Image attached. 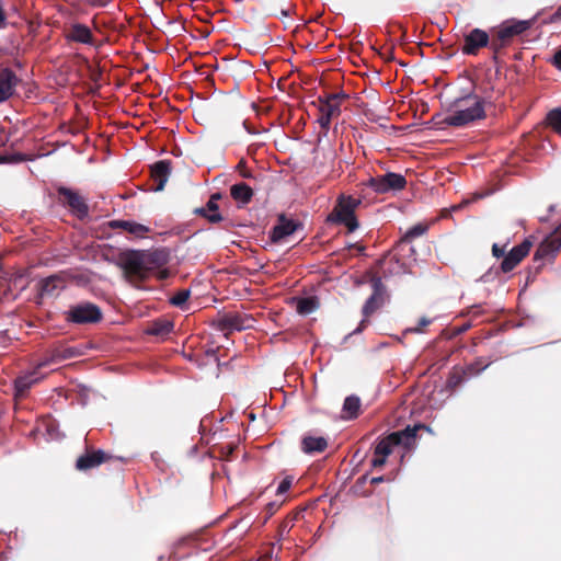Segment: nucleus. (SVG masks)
I'll return each mask as SVG.
<instances>
[{"label": "nucleus", "mask_w": 561, "mask_h": 561, "mask_svg": "<svg viewBox=\"0 0 561 561\" xmlns=\"http://www.w3.org/2000/svg\"><path fill=\"white\" fill-rule=\"evenodd\" d=\"M116 265L122 270L124 277L131 284H139L151 276L164 280L170 272L163 266L169 262V252L164 249L152 251L126 250L116 256L112 254Z\"/></svg>", "instance_id": "nucleus-1"}, {"label": "nucleus", "mask_w": 561, "mask_h": 561, "mask_svg": "<svg viewBox=\"0 0 561 561\" xmlns=\"http://www.w3.org/2000/svg\"><path fill=\"white\" fill-rule=\"evenodd\" d=\"M485 116L484 99L478 94L468 93L449 103L443 123L450 127H465L484 119Z\"/></svg>", "instance_id": "nucleus-2"}, {"label": "nucleus", "mask_w": 561, "mask_h": 561, "mask_svg": "<svg viewBox=\"0 0 561 561\" xmlns=\"http://www.w3.org/2000/svg\"><path fill=\"white\" fill-rule=\"evenodd\" d=\"M531 25V20L511 19L502 22L499 26L491 28L492 61L494 64H499L502 50L511 46L514 39L527 32Z\"/></svg>", "instance_id": "nucleus-3"}, {"label": "nucleus", "mask_w": 561, "mask_h": 561, "mask_svg": "<svg viewBox=\"0 0 561 561\" xmlns=\"http://www.w3.org/2000/svg\"><path fill=\"white\" fill-rule=\"evenodd\" d=\"M360 204V198L344 194L340 195L333 210L328 216V221L344 225L348 232H354L358 228L355 210Z\"/></svg>", "instance_id": "nucleus-4"}, {"label": "nucleus", "mask_w": 561, "mask_h": 561, "mask_svg": "<svg viewBox=\"0 0 561 561\" xmlns=\"http://www.w3.org/2000/svg\"><path fill=\"white\" fill-rule=\"evenodd\" d=\"M419 430H427V426L424 424H417L413 427L408 426L402 431L389 434L375 445V454L387 458L392 454L393 447L396 446L402 445L405 448H411L415 444L416 433Z\"/></svg>", "instance_id": "nucleus-5"}, {"label": "nucleus", "mask_w": 561, "mask_h": 561, "mask_svg": "<svg viewBox=\"0 0 561 561\" xmlns=\"http://www.w3.org/2000/svg\"><path fill=\"white\" fill-rule=\"evenodd\" d=\"M56 201L77 219L83 221L89 217V205L80 191L64 185H57Z\"/></svg>", "instance_id": "nucleus-6"}, {"label": "nucleus", "mask_w": 561, "mask_h": 561, "mask_svg": "<svg viewBox=\"0 0 561 561\" xmlns=\"http://www.w3.org/2000/svg\"><path fill=\"white\" fill-rule=\"evenodd\" d=\"M102 319L103 312L101 308L89 301L73 305L65 312V320L73 324H93Z\"/></svg>", "instance_id": "nucleus-7"}, {"label": "nucleus", "mask_w": 561, "mask_h": 561, "mask_svg": "<svg viewBox=\"0 0 561 561\" xmlns=\"http://www.w3.org/2000/svg\"><path fill=\"white\" fill-rule=\"evenodd\" d=\"M345 98L344 93H330L318 98L320 113L318 123L324 135L330 129L331 121L341 114V102Z\"/></svg>", "instance_id": "nucleus-8"}, {"label": "nucleus", "mask_w": 561, "mask_h": 561, "mask_svg": "<svg viewBox=\"0 0 561 561\" xmlns=\"http://www.w3.org/2000/svg\"><path fill=\"white\" fill-rule=\"evenodd\" d=\"M365 278L368 279V282L371 285L373 294L369 296V298L366 300V302L363 306V316L365 319L362 320L359 327H365V323L367 322V318L370 317L376 310H378L383 301H385V294H386V287L383 283L381 282V276L378 274H371L366 273Z\"/></svg>", "instance_id": "nucleus-9"}, {"label": "nucleus", "mask_w": 561, "mask_h": 561, "mask_svg": "<svg viewBox=\"0 0 561 561\" xmlns=\"http://www.w3.org/2000/svg\"><path fill=\"white\" fill-rule=\"evenodd\" d=\"M365 185L373 188L377 194H387L404 190L407 179L400 173L388 172L383 175L369 178Z\"/></svg>", "instance_id": "nucleus-10"}, {"label": "nucleus", "mask_w": 561, "mask_h": 561, "mask_svg": "<svg viewBox=\"0 0 561 561\" xmlns=\"http://www.w3.org/2000/svg\"><path fill=\"white\" fill-rule=\"evenodd\" d=\"M560 249L561 225L538 245L534 254V261L541 263L537 266V271L542 267L545 262L552 261Z\"/></svg>", "instance_id": "nucleus-11"}, {"label": "nucleus", "mask_w": 561, "mask_h": 561, "mask_svg": "<svg viewBox=\"0 0 561 561\" xmlns=\"http://www.w3.org/2000/svg\"><path fill=\"white\" fill-rule=\"evenodd\" d=\"M489 47L491 49V35L484 30L472 28L463 36V45L461 53L463 55L476 56L481 48Z\"/></svg>", "instance_id": "nucleus-12"}, {"label": "nucleus", "mask_w": 561, "mask_h": 561, "mask_svg": "<svg viewBox=\"0 0 561 561\" xmlns=\"http://www.w3.org/2000/svg\"><path fill=\"white\" fill-rule=\"evenodd\" d=\"M70 274L66 271L53 274L39 282V295L42 297H54L66 287L70 279Z\"/></svg>", "instance_id": "nucleus-13"}, {"label": "nucleus", "mask_w": 561, "mask_h": 561, "mask_svg": "<svg viewBox=\"0 0 561 561\" xmlns=\"http://www.w3.org/2000/svg\"><path fill=\"white\" fill-rule=\"evenodd\" d=\"M252 318L245 313L227 312L220 316L216 323L220 331H242L251 327Z\"/></svg>", "instance_id": "nucleus-14"}, {"label": "nucleus", "mask_w": 561, "mask_h": 561, "mask_svg": "<svg viewBox=\"0 0 561 561\" xmlns=\"http://www.w3.org/2000/svg\"><path fill=\"white\" fill-rule=\"evenodd\" d=\"M533 243L525 239L520 244L514 247L503 259L501 270L504 273L513 271L524 257H526L531 249Z\"/></svg>", "instance_id": "nucleus-15"}, {"label": "nucleus", "mask_w": 561, "mask_h": 561, "mask_svg": "<svg viewBox=\"0 0 561 561\" xmlns=\"http://www.w3.org/2000/svg\"><path fill=\"white\" fill-rule=\"evenodd\" d=\"M170 174V160H159L156 163H153L150 168V178L152 181L151 190H153L154 192L162 191L164 188L165 183L169 180Z\"/></svg>", "instance_id": "nucleus-16"}, {"label": "nucleus", "mask_w": 561, "mask_h": 561, "mask_svg": "<svg viewBox=\"0 0 561 561\" xmlns=\"http://www.w3.org/2000/svg\"><path fill=\"white\" fill-rule=\"evenodd\" d=\"M21 79L10 68H0V103L13 96L16 85Z\"/></svg>", "instance_id": "nucleus-17"}, {"label": "nucleus", "mask_w": 561, "mask_h": 561, "mask_svg": "<svg viewBox=\"0 0 561 561\" xmlns=\"http://www.w3.org/2000/svg\"><path fill=\"white\" fill-rule=\"evenodd\" d=\"M37 369L38 368L36 367L35 370L19 376L14 380V399L16 401L24 400L27 397L30 389L41 380L37 376Z\"/></svg>", "instance_id": "nucleus-18"}, {"label": "nucleus", "mask_w": 561, "mask_h": 561, "mask_svg": "<svg viewBox=\"0 0 561 561\" xmlns=\"http://www.w3.org/2000/svg\"><path fill=\"white\" fill-rule=\"evenodd\" d=\"M107 229L121 230L136 238H145L150 232L147 226L130 220L107 221Z\"/></svg>", "instance_id": "nucleus-19"}, {"label": "nucleus", "mask_w": 561, "mask_h": 561, "mask_svg": "<svg viewBox=\"0 0 561 561\" xmlns=\"http://www.w3.org/2000/svg\"><path fill=\"white\" fill-rule=\"evenodd\" d=\"M105 462V451L102 449H87L76 461V469L79 471H88L101 466Z\"/></svg>", "instance_id": "nucleus-20"}, {"label": "nucleus", "mask_w": 561, "mask_h": 561, "mask_svg": "<svg viewBox=\"0 0 561 561\" xmlns=\"http://www.w3.org/2000/svg\"><path fill=\"white\" fill-rule=\"evenodd\" d=\"M300 226L299 222L288 219L285 215H279L277 225L272 229L271 239L273 242H278L293 234Z\"/></svg>", "instance_id": "nucleus-21"}, {"label": "nucleus", "mask_w": 561, "mask_h": 561, "mask_svg": "<svg viewBox=\"0 0 561 561\" xmlns=\"http://www.w3.org/2000/svg\"><path fill=\"white\" fill-rule=\"evenodd\" d=\"M378 271L373 272L369 271L368 273L371 274H378L382 278H387L393 274L400 273L402 268V263L400 262V259L396 255H385L377 262Z\"/></svg>", "instance_id": "nucleus-22"}, {"label": "nucleus", "mask_w": 561, "mask_h": 561, "mask_svg": "<svg viewBox=\"0 0 561 561\" xmlns=\"http://www.w3.org/2000/svg\"><path fill=\"white\" fill-rule=\"evenodd\" d=\"M328 448V440L322 436L306 435L301 439V450L305 454H321Z\"/></svg>", "instance_id": "nucleus-23"}, {"label": "nucleus", "mask_w": 561, "mask_h": 561, "mask_svg": "<svg viewBox=\"0 0 561 561\" xmlns=\"http://www.w3.org/2000/svg\"><path fill=\"white\" fill-rule=\"evenodd\" d=\"M230 195L240 207L248 205L254 195L253 190L244 182L236 183L230 187Z\"/></svg>", "instance_id": "nucleus-24"}, {"label": "nucleus", "mask_w": 561, "mask_h": 561, "mask_svg": "<svg viewBox=\"0 0 561 561\" xmlns=\"http://www.w3.org/2000/svg\"><path fill=\"white\" fill-rule=\"evenodd\" d=\"M360 399L357 396H348L345 398L343 408H342V419L343 420H354L357 419L360 413Z\"/></svg>", "instance_id": "nucleus-25"}, {"label": "nucleus", "mask_w": 561, "mask_h": 561, "mask_svg": "<svg viewBox=\"0 0 561 561\" xmlns=\"http://www.w3.org/2000/svg\"><path fill=\"white\" fill-rule=\"evenodd\" d=\"M76 355V352L69 347H57L54 348L47 358L39 362L37 368L46 367L51 363H60L64 359L71 358Z\"/></svg>", "instance_id": "nucleus-26"}, {"label": "nucleus", "mask_w": 561, "mask_h": 561, "mask_svg": "<svg viewBox=\"0 0 561 561\" xmlns=\"http://www.w3.org/2000/svg\"><path fill=\"white\" fill-rule=\"evenodd\" d=\"M173 330V323L169 320L158 319L152 321L146 329V333L159 337H165Z\"/></svg>", "instance_id": "nucleus-27"}, {"label": "nucleus", "mask_w": 561, "mask_h": 561, "mask_svg": "<svg viewBox=\"0 0 561 561\" xmlns=\"http://www.w3.org/2000/svg\"><path fill=\"white\" fill-rule=\"evenodd\" d=\"M296 311L299 314L307 316L314 312L320 304L316 296L296 298Z\"/></svg>", "instance_id": "nucleus-28"}, {"label": "nucleus", "mask_w": 561, "mask_h": 561, "mask_svg": "<svg viewBox=\"0 0 561 561\" xmlns=\"http://www.w3.org/2000/svg\"><path fill=\"white\" fill-rule=\"evenodd\" d=\"M493 360L491 358L486 357H478L472 363L467 364L463 368V374L468 377H474L478 376L481 371L485 370Z\"/></svg>", "instance_id": "nucleus-29"}, {"label": "nucleus", "mask_w": 561, "mask_h": 561, "mask_svg": "<svg viewBox=\"0 0 561 561\" xmlns=\"http://www.w3.org/2000/svg\"><path fill=\"white\" fill-rule=\"evenodd\" d=\"M68 37L75 42L90 43L92 41V33L85 25L76 24L71 27Z\"/></svg>", "instance_id": "nucleus-30"}, {"label": "nucleus", "mask_w": 561, "mask_h": 561, "mask_svg": "<svg viewBox=\"0 0 561 561\" xmlns=\"http://www.w3.org/2000/svg\"><path fill=\"white\" fill-rule=\"evenodd\" d=\"M430 229V222H419L409 228L401 238V242H412L414 239L424 236Z\"/></svg>", "instance_id": "nucleus-31"}, {"label": "nucleus", "mask_w": 561, "mask_h": 561, "mask_svg": "<svg viewBox=\"0 0 561 561\" xmlns=\"http://www.w3.org/2000/svg\"><path fill=\"white\" fill-rule=\"evenodd\" d=\"M547 124L561 136V108L551 110L546 117Z\"/></svg>", "instance_id": "nucleus-32"}, {"label": "nucleus", "mask_w": 561, "mask_h": 561, "mask_svg": "<svg viewBox=\"0 0 561 561\" xmlns=\"http://www.w3.org/2000/svg\"><path fill=\"white\" fill-rule=\"evenodd\" d=\"M466 379H468V377L463 374V368H454L448 377L447 387L455 389L459 387Z\"/></svg>", "instance_id": "nucleus-33"}, {"label": "nucleus", "mask_w": 561, "mask_h": 561, "mask_svg": "<svg viewBox=\"0 0 561 561\" xmlns=\"http://www.w3.org/2000/svg\"><path fill=\"white\" fill-rule=\"evenodd\" d=\"M205 208L206 211L209 214L208 221L210 224H218L224 219L221 214L219 213V206L217 203L208 201L205 205Z\"/></svg>", "instance_id": "nucleus-34"}, {"label": "nucleus", "mask_w": 561, "mask_h": 561, "mask_svg": "<svg viewBox=\"0 0 561 561\" xmlns=\"http://www.w3.org/2000/svg\"><path fill=\"white\" fill-rule=\"evenodd\" d=\"M368 481V473L359 477L353 485L354 492L360 496L368 497L373 494V490H360V486H365Z\"/></svg>", "instance_id": "nucleus-35"}, {"label": "nucleus", "mask_w": 561, "mask_h": 561, "mask_svg": "<svg viewBox=\"0 0 561 561\" xmlns=\"http://www.w3.org/2000/svg\"><path fill=\"white\" fill-rule=\"evenodd\" d=\"M190 298V290L183 289L178 291L171 299L170 302L175 307H183V305Z\"/></svg>", "instance_id": "nucleus-36"}, {"label": "nucleus", "mask_w": 561, "mask_h": 561, "mask_svg": "<svg viewBox=\"0 0 561 561\" xmlns=\"http://www.w3.org/2000/svg\"><path fill=\"white\" fill-rule=\"evenodd\" d=\"M386 461H387V458L385 456L374 453V457L370 461V465L374 469H380L386 465Z\"/></svg>", "instance_id": "nucleus-37"}, {"label": "nucleus", "mask_w": 561, "mask_h": 561, "mask_svg": "<svg viewBox=\"0 0 561 561\" xmlns=\"http://www.w3.org/2000/svg\"><path fill=\"white\" fill-rule=\"evenodd\" d=\"M431 322H432V321H431L430 319H427L426 317H423V318H421V319H420V321H419V325H417V327H415V328H410V329H408L405 332H411V333H421V332H423V328H424V327H427L428 324H431Z\"/></svg>", "instance_id": "nucleus-38"}, {"label": "nucleus", "mask_w": 561, "mask_h": 561, "mask_svg": "<svg viewBox=\"0 0 561 561\" xmlns=\"http://www.w3.org/2000/svg\"><path fill=\"white\" fill-rule=\"evenodd\" d=\"M291 483H293V478L291 477L284 478L282 480V482L279 483L276 493L277 494H284L285 492H287L289 490V488L291 486Z\"/></svg>", "instance_id": "nucleus-39"}, {"label": "nucleus", "mask_w": 561, "mask_h": 561, "mask_svg": "<svg viewBox=\"0 0 561 561\" xmlns=\"http://www.w3.org/2000/svg\"><path fill=\"white\" fill-rule=\"evenodd\" d=\"M279 507H280V503H277V502H270L268 504H266V506H265V512H266L265 520L268 519L270 517H272L278 511Z\"/></svg>", "instance_id": "nucleus-40"}, {"label": "nucleus", "mask_w": 561, "mask_h": 561, "mask_svg": "<svg viewBox=\"0 0 561 561\" xmlns=\"http://www.w3.org/2000/svg\"><path fill=\"white\" fill-rule=\"evenodd\" d=\"M24 157L21 153L13 154V156H0V163H7V162H21L24 161Z\"/></svg>", "instance_id": "nucleus-41"}, {"label": "nucleus", "mask_w": 561, "mask_h": 561, "mask_svg": "<svg viewBox=\"0 0 561 561\" xmlns=\"http://www.w3.org/2000/svg\"><path fill=\"white\" fill-rule=\"evenodd\" d=\"M237 170L239 171L240 175L244 179L253 178L252 173L247 169L244 160H241L238 163Z\"/></svg>", "instance_id": "nucleus-42"}, {"label": "nucleus", "mask_w": 561, "mask_h": 561, "mask_svg": "<svg viewBox=\"0 0 561 561\" xmlns=\"http://www.w3.org/2000/svg\"><path fill=\"white\" fill-rule=\"evenodd\" d=\"M385 481H391V478L389 476H380V477H374L369 480L370 484L377 485Z\"/></svg>", "instance_id": "nucleus-43"}, {"label": "nucleus", "mask_w": 561, "mask_h": 561, "mask_svg": "<svg viewBox=\"0 0 561 561\" xmlns=\"http://www.w3.org/2000/svg\"><path fill=\"white\" fill-rule=\"evenodd\" d=\"M9 141V135L3 127H0V148L5 146Z\"/></svg>", "instance_id": "nucleus-44"}, {"label": "nucleus", "mask_w": 561, "mask_h": 561, "mask_svg": "<svg viewBox=\"0 0 561 561\" xmlns=\"http://www.w3.org/2000/svg\"><path fill=\"white\" fill-rule=\"evenodd\" d=\"M504 248H500L496 243L493 244L492 247V254L495 256V257H502L504 256Z\"/></svg>", "instance_id": "nucleus-45"}, {"label": "nucleus", "mask_w": 561, "mask_h": 561, "mask_svg": "<svg viewBox=\"0 0 561 561\" xmlns=\"http://www.w3.org/2000/svg\"><path fill=\"white\" fill-rule=\"evenodd\" d=\"M561 21V5L556 10V12L550 16L549 22L556 23Z\"/></svg>", "instance_id": "nucleus-46"}, {"label": "nucleus", "mask_w": 561, "mask_h": 561, "mask_svg": "<svg viewBox=\"0 0 561 561\" xmlns=\"http://www.w3.org/2000/svg\"><path fill=\"white\" fill-rule=\"evenodd\" d=\"M553 65L561 70V49H559L553 56Z\"/></svg>", "instance_id": "nucleus-47"}, {"label": "nucleus", "mask_w": 561, "mask_h": 561, "mask_svg": "<svg viewBox=\"0 0 561 561\" xmlns=\"http://www.w3.org/2000/svg\"><path fill=\"white\" fill-rule=\"evenodd\" d=\"M194 214L201 216V217H204L208 220V217H209V214L206 211V208L205 206L204 207H199V208H196L194 210Z\"/></svg>", "instance_id": "nucleus-48"}, {"label": "nucleus", "mask_w": 561, "mask_h": 561, "mask_svg": "<svg viewBox=\"0 0 561 561\" xmlns=\"http://www.w3.org/2000/svg\"><path fill=\"white\" fill-rule=\"evenodd\" d=\"M5 13L2 9V7L0 5V28L3 27L5 25Z\"/></svg>", "instance_id": "nucleus-49"}, {"label": "nucleus", "mask_w": 561, "mask_h": 561, "mask_svg": "<svg viewBox=\"0 0 561 561\" xmlns=\"http://www.w3.org/2000/svg\"><path fill=\"white\" fill-rule=\"evenodd\" d=\"M101 75H102V70L99 68L98 71H94L92 72V79L93 81L96 83L99 81V79L101 78Z\"/></svg>", "instance_id": "nucleus-50"}, {"label": "nucleus", "mask_w": 561, "mask_h": 561, "mask_svg": "<svg viewBox=\"0 0 561 561\" xmlns=\"http://www.w3.org/2000/svg\"><path fill=\"white\" fill-rule=\"evenodd\" d=\"M112 35H115V37L117 36L116 32L115 31L112 32L110 30V25L107 24V37H106L107 44L112 41Z\"/></svg>", "instance_id": "nucleus-51"}, {"label": "nucleus", "mask_w": 561, "mask_h": 561, "mask_svg": "<svg viewBox=\"0 0 561 561\" xmlns=\"http://www.w3.org/2000/svg\"><path fill=\"white\" fill-rule=\"evenodd\" d=\"M391 51H392V48H389L388 49V53H382V51H379V54L386 58V60H391L393 57L391 56Z\"/></svg>", "instance_id": "nucleus-52"}, {"label": "nucleus", "mask_w": 561, "mask_h": 561, "mask_svg": "<svg viewBox=\"0 0 561 561\" xmlns=\"http://www.w3.org/2000/svg\"><path fill=\"white\" fill-rule=\"evenodd\" d=\"M220 198H221L220 193H215V194H213V195L209 197V199H208V201H213V202L217 203Z\"/></svg>", "instance_id": "nucleus-53"}, {"label": "nucleus", "mask_w": 561, "mask_h": 561, "mask_svg": "<svg viewBox=\"0 0 561 561\" xmlns=\"http://www.w3.org/2000/svg\"><path fill=\"white\" fill-rule=\"evenodd\" d=\"M234 447L233 446H228V454H232Z\"/></svg>", "instance_id": "nucleus-54"}, {"label": "nucleus", "mask_w": 561, "mask_h": 561, "mask_svg": "<svg viewBox=\"0 0 561 561\" xmlns=\"http://www.w3.org/2000/svg\"><path fill=\"white\" fill-rule=\"evenodd\" d=\"M287 527V524H284L280 526L282 530H284Z\"/></svg>", "instance_id": "nucleus-55"}, {"label": "nucleus", "mask_w": 561, "mask_h": 561, "mask_svg": "<svg viewBox=\"0 0 561 561\" xmlns=\"http://www.w3.org/2000/svg\"><path fill=\"white\" fill-rule=\"evenodd\" d=\"M107 462L112 460V457L110 455L106 456Z\"/></svg>", "instance_id": "nucleus-56"}, {"label": "nucleus", "mask_w": 561, "mask_h": 561, "mask_svg": "<svg viewBox=\"0 0 561 561\" xmlns=\"http://www.w3.org/2000/svg\"><path fill=\"white\" fill-rule=\"evenodd\" d=\"M99 4H103V0H96Z\"/></svg>", "instance_id": "nucleus-57"}]
</instances>
